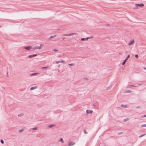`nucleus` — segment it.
<instances>
[{"label": "nucleus", "instance_id": "nucleus-1", "mask_svg": "<svg viewBox=\"0 0 146 146\" xmlns=\"http://www.w3.org/2000/svg\"><path fill=\"white\" fill-rule=\"evenodd\" d=\"M130 56V55H128L127 56V57L125 59V60L123 61V62L122 63V64L123 65H124L125 64V63L126 62V61L127 60V59L129 58Z\"/></svg>", "mask_w": 146, "mask_h": 146}, {"label": "nucleus", "instance_id": "nucleus-2", "mask_svg": "<svg viewBox=\"0 0 146 146\" xmlns=\"http://www.w3.org/2000/svg\"><path fill=\"white\" fill-rule=\"evenodd\" d=\"M37 55V54H33L31 55H30L28 56V57L29 58H32L33 57H35Z\"/></svg>", "mask_w": 146, "mask_h": 146}, {"label": "nucleus", "instance_id": "nucleus-3", "mask_svg": "<svg viewBox=\"0 0 146 146\" xmlns=\"http://www.w3.org/2000/svg\"><path fill=\"white\" fill-rule=\"evenodd\" d=\"M135 5L137 7H142L143 6H144V5L143 3H141L140 4H136Z\"/></svg>", "mask_w": 146, "mask_h": 146}, {"label": "nucleus", "instance_id": "nucleus-4", "mask_svg": "<svg viewBox=\"0 0 146 146\" xmlns=\"http://www.w3.org/2000/svg\"><path fill=\"white\" fill-rule=\"evenodd\" d=\"M32 46H27L25 47L24 48V49H25L26 50H29L32 48Z\"/></svg>", "mask_w": 146, "mask_h": 146}, {"label": "nucleus", "instance_id": "nucleus-5", "mask_svg": "<svg viewBox=\"0 0 146 146\" xmlns=\"http://www.w3.org/2000/svg\"><path fill=\"white\" fill-rule=\"evenodd\" d=\"M76 34L75 33H70L68 34H64L63 35L64 36H71V35H74Z\"/></svg>", "mask_w": 146, "mask_h": 146}, {"label": "nucleus", "instance_id": "nucleus-6", "mask_svg": "<svg viewBox=\"0 0 146 146\" xmlns=\"http://www.w3.org/2000/svg\"><path fill=\"white\" fill-rule=\"evenodd\" d=\"M121 106L122 107H123L124 108H128L129 107V106L127 105H123L122 104L121 105Z\"/></svg>", "mask_w": 146, "mask_h": 146}, {"label": "nucleus", "instance_id": "nucleus-7", "mask_svg": "<svg viewBox=\"0 0 146 146\" xmlns=\"http://www.w3.org/2000/svg\"><path fill=\"white\" fill-rule=\"evenodd\" d=\"M75 144V143L70 142L69 143L68 145L69 146H72V145H74Z\"/></svg>", "mask_w": 146, "mask_h": 146}, {"label": "nucleus", "instance_id": "nucleus-8", "mask_svg": "<svg viewBox=\"0 0 146 146\" xmlns=\"http://www.w3.org/2000/svg\"><path fill=\"white\" fill-rule=\"evenodd\" d=\"M93 112L92 110H86V113H87L90 114Z\"/></svg>", "mask_w": 146, "mask_h": 146}, {"label": "nucleus", "instance_id": "nucleus-9", "mask_svg": "<svg viewBox=\"0 0 146 146\" xmlns=\"http://www.w3.org/2000/svg\"><path fill=\"white\" fill-rule=\"evenodd\" d=\"M134 42V40H131L130 41V42L128 43V44L129 45H130L133 44Z\"/></svg>", "mask_w": 146, "mask_h": 146}, {"label": "nucleus", "instance_id": "nucleus-10", "mask_svg": "<svg viewBox=\"0 0 146 146\" xmlns=\"http://www.w3.org/2000/svg\"><path fill=\"white\" fill-rule=\"evenodd\" d=\"M37 86H33L32 87L30 88V90H33L34 89H36L37 88Z\"/></svg>", "mask_w": 146, "mask_h": 146}, {"label": "nucleus", "instance_id": "nucleus-11", "mask_svg": "<svg viewBox=\"0 0 146 146\" xmlns=\"http://www.w3.org/2000/svg\"><path fill=\"white\" fill-rule=\"evenodd\" d=\"M40 47L39 46H35L33 48V50H35L36 49H40Z\"/></svg>", "mask_w": 146, "mask_h": 146}, {"label": "nucleus", "instance_id": "nucleus-12", "mask_svg": "<svg viewBox=\"0 0 146 146\" xmlns=\"http://www.w3.org/2000/svg\"><path fill=\"white\" fill-rule=\"evenodd\" d=\"M65 62V61L64 60H61V61H58L56 62V64H58L59 63H64Z\"/></svg>", "mask_w": 146, "mask_h": 146}, {"label": "nucleus", "instance_id": "nucleus-13", "mask_svg": "<svg viewBox=\"0 0 146 146\" xmlns=\"http://www.w3.org/2000/svg\"><path fill=\"white\" fill-rule=\"evenodd\" d=\"M88 39V38L87 37L86 38H81V40L82 41L86 40H87Z\"/></svg>", "mask_w": 146, "mask_h": 146}, {"label": "nucleus", "instance_id": "nucleus-14", "mask_svg": "<svg viewBox=\"0 0 146 146\" xmlns=\"http://www.w3.org/2000/svg\"><path fill=\"white\" fill-rule=\"evenodd\" d=\"M57 36V35H55L53 36H51L49 38V39H50L52 38H54L55 37H56Z\"/></svg>", "mask_w": 146, "mask_h": 146}, {"label": "nucleus", "instance_id": "nucleus-15", "mask_svg": "<svg viewBox=\"0 0 146 146\" xmlns=\"http://www.w3.org/2000/svg\"><path fill=\"white\" fill-rule=\"evenodd\" d=\"M38 74V73H33L31 74H30V76H33L35 75Z\"/></svg>", "mask_w": 146, "mask_h": 146}, {"label": "nucleus", "instance_id": "nucleus-16", "mask_svg": "<svg viewBox=\"0 0 146 146\" xmlns=\"http://www.w3.org/2000/svg\"><path fill=\"white\" fill-rule=\"evenodd\" d=\"M55 126V125H54V124H52V125H50L48 126V127L49 128H51L52 127Z\"/></svg>", "mask_w": 146, "mask_h": 146}, {"label": "nucleus", "instance_id": "nucleus-17", "mask_svg": "<svg viewBox=\"0 0 146 146\" xmlns=\"http://www.w3.org/2000/svg\"><path fill=\"white\" fill-rule=\"evenodd\" d=\"M24 115V114L23 113H22L20 114H19L18 115V117H22Z\"/></svg>", "mask_w": 146, "mask_h": 146}, {"label": "nucleus", "instance_id": "nucleus-18", "mask_svg": "<svg viewBox=\"0 0 146 146\" xmlns=\"http://www.w3.org/2000/svg\"><path fill=\"white\" fill-rule=\"evenodd\" d=\"M59 141H61L62 143H63L64 142L63 141V139L62 138H61L59 140Z\"/></svg>", "mask_w": 146, "mask_h": 146}, {"label": "nucleus", "instance_id": "nucleus-19", "mask_svg": "<svg viewBox=\"0 0 146 146\" xmlns=\"http://www.w3.org/2000/svg\"><path fill=\"white\" fill-rule=\"evenodd\" d=\"M49 68V67L48 66H45L42 67V69H43L44 68L47 69Z\"/></svg>", "mask_w": 146, "mask_h": 146}, {"label": "nucleus", "instance_id": "nucleus-20", "mask_svg": "<svg viewBox=\"0 0 146 146\" xmlns=\"http://www.w3.org/2000/svg\"><path fill=\"white\" fill-rule=\"evenodd\" d=\"M129 119L128 118H125L123 119V122H125L129 120Z\"/></svg>", "mask_w": 146, "mask_h": 146}, {"label": "nucleus", "instance_id": "nucleus-21", "mask_svg": "<svg viewBox=\"0 0 146 146\" xmlns=\"http://www.w3.org/2000/svg\"><path fill=\"white\" fill-rule=\"evenodd\" d=\"M131 92V91L130 90H126L125 91V93H130Z\"/></svg>", "mask_w": 146, "mask_h": 146}, {"label": "nucleus", "instance_id": "nucleus-22", "mask_svg": "<svg viewBox=\"0 0 146 146\" xmlns=\"http://www.w3.org/2000/svg\"><path fill=\"white\" fill-rule=\"evenodd\" d=\"M0 142L1 143L3 144L4 143V141L2 139L0 140Z\"/></svg>", "mask_w": 146, "mask_h": 146}, {"label": "nucleus", "instance_id": "nucleus-23", "mask_svg": "<svg viewBox=\"0 0 146 146\" xmlns=\"http://www.w3.org/2000/svg\"><path fill=\"white\" fill-rule=\"evenodd\" d=\"M141 127H146V124H143L142 125H141Z\"/></svg>", "mask_w": 146, "mask_h": 146}, {"label": "nucleus", "instance_id": "nucleus-24", "mask_svg": "<svg viewBox=\"0 0 146 146\" xmlns=\"http://www.w3.org/2000/svg\"><path fill=\"white\" fill-rule=\"evenodd\" d=\"M43 46V45L42 44H40V46H39L40 47V49H41L42 48Z\"/></svg>", "mask_w": 146, "mask_h": 146}, {"label": "nucleus", "instance_id": "nucleus-25", "mask_svg": "<svg viewBox=\"0 0 146 146\" xmlns=\"http://www.w3.org/2000/svg\"><path fill=\"white\" fill-rule=\"evenodd\" d=\"M84 133L85 134H88V132H86L85 129L84 130Z\"/></svg>", "mask_w": 146, "mask_h": 146}, {"label": "nucleus", "instance_id": "nucleus-26", "mask_svg": "<svg viewBox=\"0 0 146 146\" xmlns=\"http://www.w3.org/2000/svg\"><path fill=\"white\" fill-rule=\"evenodd\" d=\"M145 135V134H142V135H140L139 136V137H141L144 135Z\"/></svg>", "mask_w": 146, "mask_h": 146}, {"label": "nucleus", "instance_id": "nucleus-27", "mask_svg": "<svg viewBox=\"0 0 146 146\" xmlns=\"http://www.w3.org/2000/svg\"><path fill=\"white\" fill-rule=\"evenodd\" d=\"M123 132H119V133H117V134L118 135H120L121 134H122L123 133Z\"/></svg>", "mask_w": 146, "mask_h": 146}, {"label": "nucleus", "instance_id": "nucleus-28", "mask_svg": "<svg viewBox=\"0 0 146 146\" xmlns=\"http://www.w3.org/2000/svg\"><path fill=\"white\" fill-rule=\"evenodd\" d=\"M23 130L21 129L19 130V132L21 133V132H23Z\"/></svg>", "mask_w": 146, "mask_h": 146}, {"label": "nucleus", "instance_id": "nucleus-29", "mask_svg": "<svg viewBox=\"0 0 146 146\" xmlns=\"http://www.w3.org/2000/svg\"><path fill=\"white\" fill-rule=\"evenodd\" d=\"M37 129V127H34L32 128V129L33 130H36Z\"/></svg>", "mask_w": 146, "mask_h": 146}, {"label": "nucleus", "instance_id": "nucleus-30", "mask_svg": "<svg viewBox=\"0 0 146 146\" xmlns=\"http://www.w3.org/2000/svg\"><path fill=\"white\" fill-rule=\"evenodd\" d=\"M68 65L70 66H73L74 65V64L73 63H71V64H69Z\"/></svg>", "mask_w": 146, "mask_h": 146}, {"label": "nucleus", "instance_id": "nucleus-31", "mask_svg": "<svg viewBox=\"0 0 146 146\" xmlns=\"http://www.w3.org/2000/svg\"><path fill=\"white\" fill-rule=\"evenodd\" d=\"M135 56L137 58H138V54H136Z\"/></svg>", "mask_w": 146, "mask_h": 146}, {"label": "nucleus", "instance_id": "nucleus-32", "mask_svg": "<svg viewBox=\"0 0 146 146\" xmlns=\"http://www.w3.org/2000/svg\"><path fill=\"white\" fill-rule=\"evenodd\" d=\"M53 51H54L56 52V51H58V50H57L56 49H54Z\"/></svg>", "mask_w": 146, "mask_h": 146}, {"label": "nucleus", "instance_id": "nucleus-33", "mask_svg": "<svg viewBox=\"0 0 146 146\" xmlns=\"http://www.w3.org/2000/svg\"><path fill=\"white\" fill-rule=\"evenodd\" d=\"M87 38H88V39H90V38H93V36H90V37H87Z\"/></svg>", "mask_w": 146, "mask_h": 146}, {"label": "nucleus", "instance_id": "nucleus-34", "mask_svg": "<svg viewBox=\"0 0 146 146\" xmlns=\"http://www.w3.org/2000/svg\"><path fill=\"white\" fill-rule=\"evenodd\" d=\"M146 117V115H144L141 117Z\"/></svg>", "mask_w": 146, "mask_h": 146}, {"label": "nucleus", "instance_id": "nucleus-35", "mask_svg": "<svg viewBox=\"0 0 146 146\" xmlns=\"http://www.w3.org/2000/svg\"><path fill=\"white\" fill-rule=\"evenodd\" d=\"M84 79L86 80H88V78H84Z\"/></svg>", "mask_w": 146, "mask_h": 146}, {"label": "nucleus", "instance_id": "nucleus-36", "mask_svg": "<svg viewBox=\"0 0 146 146\" xmlns=\"http://www.w3.org/2000/svg\"><path fill=\"white\" fill-rule=\"evenodd\" d=\"M130 86H132V87H136V86H133V85H130Z\"/></svg>", "mask_w": 146, "mask_h": 146}, {"label": "nucleus", "instance_id": "nucleus-37", "mask_svg": "<svg viewBox=\"0 0 146 146\" xmlns=\"http://www.w3.org/2000/svg\"><path fill=\"white\" fill-rule=\"evenodd\" d=\"M65 38V37H63V38H62V39L63 40H64Z\"/></svg>", "mask_w": 146, "mask_h": 146}, {"label": "nucleus", "instance_id": "nucleus-38", "mask_svg": "<svg viewBox=\"0 0 146 146\" xmlns=\"http://www.w3.org/2000/svg\"><path fill=\"white\" fill-rule=\"evenodd\" d=\"M143 68L144 69H145V70H146V68L145 67H143Z\"/></svg>", "mask_w": 146, "mask_h": 146}, {"label": "nucleus", "instance_id": "nucleus-39", "mask_svg": "<svg viewBox=\"0 0 146 146\" xmlns=\"http://www.w3.org/2000/svg\"><path fill=\"white\" fill-rule=\"evenodd\" d=\"M140 108V107H136V108Z\"/></svg>", "mask_w": 146, "mask_h": 146}, {"label": "nucleus", "instance_id": "nucleus-40", "mask_svg": "<svg viewBox=\"0 0 146 146\" xmlns=\"http://www.w3.org/2000/svg\"><path fill=\"white\" fill-rule=\"evenodd\" d=\"M106 25L108 26H109L110 25L109 24H107V25Z\"/></svg>", "mask_w": 146, "mask_h": 146}, {"label": "nucleus", "instance_id": "nucleus-41", "mask_svg": "<svg viewBox=\"0 0 146 146\" xmlns=\"http://www.w3.org/2000/svg\"><path fill=\"white\" fill-rule=\"evenodd\" d=\"M60 66V65H58V66H57V67H59Z\"/></svg>", "mask_w": 146, "mask_h": 146}, {"label": "nucleus", "instance_id": "nucleus-42", "mask_svg": "<svg viewBox=\"0 0 146 146\" xmlns=\"http://www.w3.org/2000/svg\"><path fill=\"white\" fill-rule=\"evenodd\" d=\"M141 84H139V85H141Z\"/></svg>", "mask_w": 146, "mask_h": 146}, {"label": "nucleus", "instance_id": "nucleus-43", "mask_svg": "<svg viewBox=\"0 0 146 146\" xmlns=\"http://www.w3.org/2000/svg\"><path fill=\"white\" fill-rule=\"evenodd\" d=\"M121 54V53H119V54Z\"/></svg>", "mask_w": 146, "mask_h": 146}, {"label": "nucleus", "instance_id": "nucleus-44", "mask_svg": "<svg viewBox=\"0 0 146 146\" xmlns=\"http://www.w3.org/2000/svg\"><path fill=\"white\" fill-rule=\"evenodd\" d=\"M93 106H95V105H94V104H93Z\"/></svg>", "mask_w": 146, "mask_h": 146}, {"label": "nucleus", "instance_id": "nucleus-45", "mask_svg": "<svg viewBox=\"0 0 146 146\" xmlns=\"http://www.w3.org/2000/svg\"><path fill=\"white\" fill-rule=\"evenodd\" d=\"M107 90H108V88H107Z\"/></svg>", "mask_w": 146, "mask_h": 146}, {"label": "nucleus", "instance_id": "nucleus-46", "mask_svg": "<svg viewBox=\"0 0 146 146\" xmlns=\"http://www.w3.org/2000/svg\"><path fill=\"white\" fill-rule=\"evenodd\" d=\"M104 146H106L105 145Z\"/></svg>", "mask_w": 146, "mask_h": 146}]
</instances>
